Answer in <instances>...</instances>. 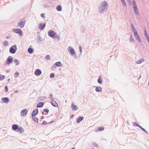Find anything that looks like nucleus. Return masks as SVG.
Listing matches in <instances>:
<instances>
[{
    "instance_id": "nucleus-1",
    "label": "nucleus",
    "mask_w": 149,
    "mask_h": 149,
    "mask_svg": "<svg viewBox=\"0 0 149 149\" xmlns=\"http://www.w3.org/2000/svg\"><path fill=\"white\" fill-rule=\"evenodd\" d=\"M108 6L107 3L106 2H103L99 9V12L101 13L105 9L107 8Z\"/></svg>"
},
{
    "instance_id": "nucleus-2",
    "label": "nucleus",
    "mask_w": 149,
    "mask_h": 149,
    "mask_svg": "<svg viewBox=\"0 0 149 149\" xmlns=\"http://www.w3.org/2000/svg\"><path fill=\"white\" fill-rule=\"evenodd\" d=\"M48 34L49 36L53 38H54L56 37L59 38V37L53 31H49L48 32Z\"/></svg>"
},
{
    "instance_id": "nucleus-3",
    "label": "nucleus",
    "mask_w": 149,
    "mask_h": 149,
    "mask_svg": "<svg viewBox=\"0 0 149 149\" xmlns=\"http://www.w3.org/2000/svg\"><path fill=\"white\" fill-rule=\"evenodd\" d=\"M12 31L14 33H18L21 36L23 35L21 29H12Z\"/></svg>"
},
{
    "instance_id": "nucleus-4",
    "label": "nucleus",
    "mask_w": 149,
    "mask_h": 149,
    "mask_svg": "<svg viewBox=\"0 0 149 149\" xmlns=\"http://www.w3.org/2000/svg\"><path fill=\"white\" fill-rule=\"evenodd\" d=\"M25 22L24 19L23 18L21 19L20 22L18 23V26L19 27L22 28L24 26L25 24Z\"/></svg>"
},
{
    "instance_id": "nucleus-5",
    "label": "nucleus",
    "mask_w": 149,
    "mask_h": 149,
    "mask_svg": "<svg viewBox=\"0 0 149 149\" xmlns=\"http://www.w3.org/2000/svg\"><path fill=\"white\" fill-rule=\"evenodd\" d=\"M133 7L134 9L135 13L137 14H139V12L136 7V6L135 3V1L134 0H133Z\"/></svg>"
},
{
    "instance_id": "nucleus-6",
    "label": "nucleus",
    "mask_w": 149,
    "mask_h": 149,
    "mask_svg": "<svg viewBox=\"0 0 149 149\" xmlns=\"http://www.w3.org/2000/svg\"><path fill=\"white\" fill-rule=\"evenodd\" d=\"M134 35L136 39L138 41V42H141V40L137 33H134Z\"/></svg>"
},
{
    "instance_id": "nucleus-7",
    "label": "nucleus",
    "mask_w": 149,
    "mask_h": 149,
    "mask_svg": "<svg viewBox=\"0 0 149 149\" xmlns=\"http://www.w3.org/2000/svg\"><path fill=\"white\" fill-rule=\"evenodd\" d=\"M45 23L40 24L38 28L39 29L42 30L45 28Z\"/></svg>"
},
{
    "instance_id": "nucleus-8",
    "label": "nucleus",
    "mask_w": 149,
    "mask_h": 149,
    "mask_svg": "<svg viewBox=\"0 0 149 149\" xmlns=\"http://www.w3.org/2000/svg\"><path fill=\"white\" fill-rule=\"evenodd\" d=\"M28 111L25 109L22 110L21 113V115L22 116H25L26 115Z\"/></svg>"
},
{
    "instance_id": "nucleus-9",
    "label": "nucleus",
    "mask_w": 149,
    "mask_h": 149,
    "mask_svg": "<svg viewBox=\"0 0 149 149\" xmlns=\"http://www.w3.org/2000/svg\"><path fill=\"white\" fill-rule=\"evenodd\" d=\"M34 73L36 75L38 76L41 74V72L40 70L37 69L35 71Z\"/></svg>"
},
{
    "instance_id": "nucleus-10",
    "label": "nucleus",
    "mask_w": 149,
    "mask_h": 149,
    "mask_svg": "<svg viewBox=\"0 0 149 149\" xmlns=\"http://www.w3.org/2000/svg\"><path fill=\"white\" fill-rule=\"evenodd\" d=\"M13 61V59L11 58V57H9L8 58L7 60L6 61V63L9 64L12 63Z\"/></svg>"
},
{
    "instance_id": "nucleus-11",
    "label": "nucleus",
    "mask_w": 149,
    "mask_h": 149,
    "mask_svg": "<svg viewBox=\"0 0 149 149\" xmlns=\"http://www.w3.org/2000/svg\"><path fill=\"white\" fill-rule=\"evenodd\" d=\"M1 100L3 102L5 103H7L9 102V99L8 97L2 98Z\"/></svg>"
},
{
    "instance_id": "nucleus-12",
    "label": "nucleus",
    "mask_w": 149,
    "mask_h": 149,
    "mask_svg": "<svg viewBox=\"0 0 149 149\" xmlns=\"http://www.w3.org/2000/svg\"><path fill=\"white\" fill-rule=\"evenodd\" d=\"M51 104L52 106L54 107H57L58 106V104L57 102L54 100H52L51 101Z\"/></svg>"
},
{
    "instance_id": "nucleus-13",
    "label": "nucleus",
    "mask_w": 149,
    "mask_h": 149,
    "mask_svg": "<svg viewBox=\"0 0 149 149\" xmlns=\"http://www.w3.org/2000/svg\"><path fill=\"white\" fill-rule=\"evenodd\" d=\"M69 48L70 49V51L69 52L72 55H73L75 54V52L73 49L71 47H69Z\"/></svg>"
},
{
    "instance_id": "nucleus-14",
    "label": "nucleus",
    "mask_w": 149,
    "mask_h": 149,
    "mask_svg": "<svg viewBox=\"0 0 149 149\" xmlns=\"http://www.w3.org/2000/svg\"><path fill=\"white\" fill-rule=\"evenodd\" d=\"M38 112V110L37 109L34 110L32 112V116H36L37 115Z\"/></svg>"
},
{
    "instance_id": "nucleus-15",
    "label": "nucleus",
    "mask_w": 149,
    "mask_h": 149,
    "mask_svg": "<svg viewBox=\"0 0 149 149\" xmlns=\"http://www.w3.org/2000/svg\"><path fill=\"white\" fill-rule=\"evenodd\" d=\"M14 47V46H12L10 49V52L12 54L15 53L16 52L15 49L13 48V47Z\"/></svg>"
},
{
    "instance_id": "nucleus-16",
    "label": "nucleus",
    "mask_w": 149,
    "mask_h": 149,
    "mask_svg": "<svg viewBox=\"0 0 149 149\" xmlns=\"http://www.w3.org/2000/svg\"><path fill=\"white\" fill-rule=\"evenodd\" d=\"M71 107L72 108V109L74 110H77V106L75 105L74 103H72L71 105Z\"/></svg>"
},
{
    "instance_id": "nucleus-17",
    "label": "nucleus",
    "mask_w": 149,
    "mask_h": 149,
    "mask_svg": "<svg viewBox=\"0 0 149 149\" xmlns=\"http://www.w3.org/2000/svg\"><path fill=\"white\" fill-rule=\"evenodd\" d=\"M102 88L100 87H97L95 88V91L97 92H100L102 91Z\"/></svg>"
},
{
    "instance_id": "nucleus-18",
    "label": "nucleus",
    "mask_w": 149,
    "mask_h": 149,
    "mask_svg": "<svg viewBox=\"0 0 149 149\" xmlns=\"http://www.w3.org/2000/svg\"><path fill=\"white\" fill-rule=\"evenodd\" d=\"M44 104L43 102H40L37 104V107H42L43 106Z\"/></svg>"
},
{
    "instance_id": "nucleus-19",
    "label": "nucleus",
    "mask_w": 149,
    "mask_h": 149,
    "mask_svg": "<svg viewBox=\"0 0 149 149\" xmlns=\"http://www.w3.org/2000/svg\"><path fill=\"white\" fill-rule=\"evenodd\" d=\"M17 129V131L19 133H22L24 131V130L22 127H18V129Z\"/></svg>"
},
{
    "instance_id": "nucleus-20",
    "label": "nucleus",
    "mask_w": 149,
    "mask_h": 149,
    "mask_svg": "<svg viewBox=\"0 0 149 149\" xmlns=\"http://www.w3.org/2000/svg\"><path fill=\"white\" fill-rule=\"evenodd\" d=\"M33 120L36 122H38V119L36 117V116H32Z\"/></svg>"
},
{
    "instance_id": "nucleus-21",
    "label": "nucleus",
    "mask_w": 149,
    "mask_h": 149,
    "mask_svg": "<svg viewBox=\"0 0 149 149\" xmlns=\"http://www.w3.org/2000/svg\"><path fill=\"white\" fill-rule=\"evenodd\" d=\"M55 65H56V66H61L62 64L60 62H57L55 63Z\"/></svg>"
},
{
    "instance_id": "nucleus-22",
    "label": "nucleus",
    "mask_w": 149,
    "mask_h": 149,
    "mask_svg": "<svg viewBox=\"0 0 149 149\" xmlns=\"http://www.w3.org/2000/svg\"><path fill=\"white\" fill-rule=\"evenodd\" d=\"M132 29L134 33H137V31L135 29V28H134L133 24L132 25Z\"/></svg>"
},
{
    "instance_id": "nucleus-23",
    "label": "nucleus",
    "mask_w": 149,
    "mask_h": 149,
    "mask_svg": "<svg viewBox=\"0 0 149 149\" xmlns=\"http://www.w3.org/2000/svg\"><path fill=\"white\" fill-rule=\"evenodd\" d=\"M12 128L14 130H15L18 129V127L17 125L15 124L13 125L12 126Z\"/></svg>"
},
{
    "instance_id": "nucleus-24",
    "label": "nucleus",
    "mask_w": 149,
    "mask_h": 149,
    "mask_svg": "<svg viewBox=\"0 0 149 149\" xmlns=\"http://www.w3.org/2000/svg\"><path fill=\"white\" fill-rule=\"evenodd\" d=\"M84 119V118L82 117L79 118L77 120V123H79L80 121Z\"/></svg>"
},
{
    "instance_id": "nucleus-25",
    "label": "nucleus",
    "mask_w": 149,
    "mask_h": 149,
    "mask_svg": "<svg viewBox=\"0 0 149 149\" xmlns=\"http://www.w3.org/2000/svg\"><path fill=\"white\" fill-rule=\"evenodd\" d=\"M28 52L29 53H32L33 52V49L31 48H29L28 49Z\"/></svg>"
},
{
    "instance_id": "nucleus-26",
    "label": "nucleus",
    "mask_w": 149,
    "mask_h": 149,
    "mask_svg": "<svg viewBox=\"0 0 149 149\" xmlns=\"http://www.w3.org/2000/svg\"><path fill=\"white\" fill-rule=\"evenodd\" d=\"M56 9L58 11H60L61 10V7L60 5H59L56 7Z\"/></svg>"
},
{
    "instance_id": "nucleus-27",
    "label": "nucleus",
    "mask_w": 149,
    "mask_h": 149,
    "mask_svg": "<svg viewBox=\"0 0 149 149\" xmlns=\"http://www.w3.org/2000/svg\"><path fill=\"white\" fill-rule=\"evenodd\" d=\"M97 81L100 84H102V81L100 77H99V78L98 79Z\"/></svg>"
},
{
    "instance_id": "nucleus-28",
    "label": "nucleus",
    "mask_w": 149,
    "mask_h": 149,
    "mask_svg": "<svg viewBox=\"0 0 149 149\" xmlns=\"http://www.w3.org/2000/svg\"><path fill=\"white\" fill-rule=\"evenodd\" d=\"M14 62L15 63L16 65H18L19 64V62L16 59H15L14 60Z\"/></svg>"
},
{
    "instance_id": "nucleus-29",
    "label": "nucleus",
    "mask_w": 149,
    "mask_h": 149,
    "mask_svg": "<svg viewBox=\"0 0 149 149\" xmlns=\"http://www.w3.org/2000/svg\"><path fill=\"white\" fill-rule=\"evenodd\" d=\"M144 61V60L142 59L141 60H138L136 63H137L140 64L143 61Z\"/></svg>"
},
{
    "instance_id": "nucleus-30",
    "label": "nucleus",
    "mask_w": 149,
    "mask_h": 149,
    "mask_svg": "<svg viewBox=\"0 0 149 149\" xmlns=\"http://www.w3.org/2000/svg\"><path fill=\"white\" fill-rule=\"evenodd\" d=\"M5 78V76L4 75L0 76V80H2Z\"/></svg>"
},
{
    "instance_id": "nucleus-31",
    "label": "nucleus",
    "mask_w": 149,
    "mask_h": 149,
    "mask_svg": "<svg viewBox=\"0 0 149 149\" xmlns=\"http://www.w3.org/2000/svg\"><path fill=\"white\" fill-rule=\"evenodd\" d=\"M8 41H6L4 42L3 43V45L5 46H6L8 45Z\"/></svg>"
},
{
    "instance_id": "nucleus-32",
    "label": "nucleus",
    "mask_w": 149,
    "mask_h": 149,
    "mask_svg": "<svg viewBox=\"0 0 149 149\" xmlns=\"http://www.w3.org/2000/svg\"><path fill=\"white\" fill-rule=\"evenodd\" d=\"M104 129V127H100L99 128V130L100 131H102Z\"/></svg>"
},
{
    "instance_id": "nucleus-33",
    "label": "nucleus",
    "mask_w": 149,
    "mask_h": 149,
    "mask_svg": "<svg viewBox=\"0 0 149 149\" xmlns=\"http://www.w3.org/2000/svg\"><path fill=\"white\" fill-rule=\"evenodd\" d=\"M122 2L123 5L125 6H126V3L125 1V0H121Z\"/></svg>"
},
{
    "instance_id": "nucleus-34",
    "label": "nucleus",
    "mask_w": 149,
    "mask_h": 149,
    "mask_svg": "<svg viewBox=\"0 0 149 149\" xmlns=\"http://www.w3.org/2000/svg\"><path fill=\"white\" fill-rule=\"evenodd\" d=\"M122 2L123 5L125 6H126V3L125 1V0H121Z\"/></svg>"
},
{
    "instance_id": "nucleus-35",
    "label": "nucleus",
    "mask_w": 149,
    "mask_h": 149,
    "mask_svg": "<svg viewBox=\"0 0 149 149\" xmlns=\"http://www.w3.org/2000/svg\"><path fill=\"white\" fill-rule=\"evenodd\" d=\"M122 2L123 5L125 6H126V3L125 1V0H121Z\"/></svg>"
},
{
    "instance_id": "nucleus-36",
    "label": "nucleus",
    "mask_w": 149,
    "mask_h": 149,
    "mask_svg": "<svg viewBox=\"0 0 149 149\" xmlns=\"http://www.w3.org/2000/svg\"><path fill=\"white\" fill-rule=\"evenodd\" d=\"M19 73L18 72L15 73V74L14 76L15 77H18L19 76Z\"/></svg>"
},
{
    "instance_id": "nucleus-37",
    "label": "nucleus",
    "mask_w": 149,
    "mask_h": 149,
    "mask_svg": "<svg viewBox=\"0 0 149 149\" xmlns=\"http://www.w3.org/2000/svg\"><path fill=\"white\" fill-rule=\"evenodd\" d=\"M45 58L47 60H49L50 59L49 56V55H47L45 57Z\"/></svg>"
},
{
    "instance_id": "nucleus-38",
    "label": "nucleus",
    "mask_w": 149,
    "mask_h": 149,
    "mask_svg": "<svg viewBox=\"0 0 149 149\" xmlns=\"http://www.w3.org/2000/svg\"><path fill=\"white\" fill-rule=\"evenodd\" d=\"M142 130L144 131L145 132H146V130L143 128H142L141 126L140 125L138 126Z\"/></svg>"
},
{
    "instance_id": "nucleus-39",
    "label": "nucleus",
    "mask_w": 149,
    "mask_h": 149,
    "mask_svg": "<svg viewBox=\"0 0 149 149\" xmlns=\"http://www.w3.org/2000/svg\"><path fill=\"white\" fill-rule=\"evenodd\" d=\"M5 91L6 92H7L8 91V89L7 86H5Z\"/></svg>"
},
{
    "instance_id": "nucleus-40",
    "label": "nucleus",
    "mask_w": 149,
    "mask_h": 149,
    "mask_svg": "<svg viewBox=\"0 0 149 149\" xmlns=\"http://www.w3.org/2000/svg\"><path fill=\"white\" fill-rule=\"evenodd\" d=\"M43 111L44 112H46L47 113H48L49 112V110H48L47 109H44Z\"/></svg>"
},
{
    "instance_id": "nucleus-41",
    "label": "nucleus",
    "mask_w": 149,
    "mask_h": 149,
    "mask_svg": "<svg viewBox=\"0 0 149 149\" xmlns=\"http://www.w3.org/2000/svg\"><path fill=\"white\" fill-rule=\"evenodd\" d=\"M130 40L131 41H134V39L132 38V36L131 35L130 37Z\"/></svg>"
},
{
    "instance_id": "nucleus-42",
    "label": "nucleus",
    "mask_w": 149,
    "mask_h": 149,
    "mask_svg": "<svg viewBox=\"0 0 149 149\" xmlns=\"http://www.w3.org/2000/svg\"><path fill=\"white\" fill-rule=\"evenodd\" d=\"M41 16L42 18H44L45 17V14L44 13H42L41 15Z\"/></svg>"
},
{
    "instance_id": "nucleus-43",
    "label": "nucleus",
    "mask_w": 149,
    "mask_h": 149,
    "mask_svg": "<svg viewBox=\"0 0 149 149\" xmlns=\"http://www.w3.org/2000/svg\"><path fill=\"white\" fill-rule=\"evenodd\" d=\"M50 77H54V74L52 73L51 74Z\"/></svg>"
},
{
    "instance_id": "nucleus-44",
    "label": "nucleus",
    "mask_w": 149,
    "mask_h": 149,
    "mask_svg": "<svg viewBox=\"0 0 149 149\" xmlns=\"http://www.w3.org/2000/svg\"><path fill=\"white\" fill-rule=\"evenodd\" d=\"M145 36L147 37V38H148V37L146 32H145Z\"/></svg>"
},
{
    "instance_id": "nucleus-45",
    "label": "nucleus",
    "mask_w": 149,
    "mask_h": 149,
    "mask_svg": "<svg viewBox=\"0 0 149 149\" xmlns=\"http://www.w3.org/2000/svg\"><path fill=\"white\" fill-rule=\"evenodd\" d=\"M79 49L81 52V47H79Z\"/></svg>"
},
{
    "instance_id": "nucleus-46",
    "label": "nucleus",
    "mask_w": 149,
    "mask_h": 149,
    "mask_svg": "<svg viewBox=\"0 0 149 149\" xmlns=\"http://www.w3.org/2000/svg\"><path fill=\"white\" fill-rule=\"evenodd\" d=\"M18 91H15V93H17L18 92Z\"/></svg>"
},
{
    "instance_id": "nucleus-47",
    "label": "nucleus",
    "mask_w": 149,
    "mask_h": 149,
    "mask_svg": "<svg viewBox=\"0 0 149 149\" xmlns=\"http://www.w3.org/2000/svg\"><path fill=\"white\" fill-rule=\"evenodd\" d=\"M129 1L131 2V0H128Z\"/></svg>"
},
{
    "instance_id": "nucleus-48",
    "label": "nucleus",
    "mask_w": 149,
    "mask_h": 149,
    "mask_svg": "<svg viewBox=\"0 0 149 149\" xmlns=\"http://www.w3.org/2000/svg\"><path fill=\"white\" fill-rule=\"evenodd\" d=\"M72 149H74V148H72Z\"/></svg>"
},
{
    "instance_id": "nucleus-49",
    "label": "nucleus",
    "mask_w": 149,
    "mask_h": 149,
    "mask_svg": "<svg viewBox=\"0 0 149 149\" xmlns=\"http://www.w3.org/2000/svg\"><path fill=\"white\" fill-rule=\"evenodd\" d=\"M44 123V122L43 123H42V124H43Z\"/></svg>"
},
{
    "instance_id": "nucleus-50",
    "label": "nucleus",
    "mask_w": 149,
    "mask_h": 149,
    "mask_svg": "<svg viewBox=\"0 0 149 149\" xmlns=\"http://www.w3.org/2000/svg\"><path fill=\"white\" fill-rule=\"evenodd\" d=\"M51 96H52V95L51 94H50Z\"/></svg>"
},
{
    "instance_id": "nucleus-51",
    "label": "nucleus",
    "mask_w": 149,
    "mask_h": 149,
    "mask_svg": "<svg viewBox=\"0 0 149 149\" xmlns=\"http://www.w3.org/2000/svg\"><path fill=\"white\" fill-rule=\"evenodd\" d=\"M54 122V121H53V122H52L51 123H52V122Z\"/></svg>"
},
{
    "instance_id": "nucleus-52",
    "label": "nucleus",
    "mask_w": 149,
    "mask_h": 149,
    "mask_svg": "<svg viewBox=\"0 0 149 149\" xmlns=\"http://www.w3.org/2000/svg\"><path fill=\"white\" fill-rule=\"evenodd\" d=\"M148 84H149V83H148Z\"/></svg>"
}]
</instances>
